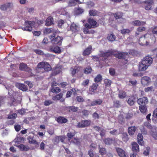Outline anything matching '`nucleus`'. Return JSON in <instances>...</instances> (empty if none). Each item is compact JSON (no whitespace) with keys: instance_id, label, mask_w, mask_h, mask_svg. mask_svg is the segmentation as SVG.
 Masks as SVG:
<instances>
[{"instance_id":"49530a36","label":"nucleus","mask_w":157,"mask_h":157,"mask_svg":"<svg viewBox=\"0 0 157 157\" xmlns=\"http://www.w3.org/2000/svg\"><path fill=\"white\" fill-rule=\"evenodd\" d=\"M99 152L100 154L101 155H105L107 153L106 149L104 147H101L100 146L99 147Z\"/></svg>"},{"instance_id":"ddd939ff","label":"nucleus","mask_w":157,"mask_h":157,"mask_svg":"<svg viewBox=\"0 0 157 157\" xmlns=\"http://www.w3.org/2000/svg\"><path fill=\"white\" fill-rule=\"evenodd\" d=\"M116 151L120 157H128L125 151L121 148L116 147Z\"/></svg>"},{"instance_id":"7ed1b4c3","label":"nucleus","mask_w":157,"mask_h":157,"mask_svg":"<svg viewBox=\"0 0 157 157\" xmlns=\"http://www.w3.org/2000/svg\"><path fill=\"white\" fill-rule=\"evenodd\" d=\"M32 21H26L24 23L25 27H22L21 29L24 31L31 32L33 30V28L34 27L36 22L39 25H41L43 23V21L41 20H38L37 17L32 18Z\"/></svg>"},{"instance_id":"a18cd8bd","label":"nucleus","mask_w":157,"mask_h":157,"mask_svg":"<svg viewBox=\"0 0 157 157\" xmlns=\"http://www.w3.org/2000/svg\"><path fill=\"white\" fill-rule=\"evenodd\" d=\"M92 71V69L90 67H88L85 68L84 69V73L86 74H88L90 73Z\"/></svg>"},{"instance_id":"f704fd0d","label":"nucleus","mask_w":157,"mask_h":157,"mask_svg":"<svg viewBox=\"0 0 157 157\" xmlns=\"http://www.w3.org/2000/svg\"><path fill=\"white\" fill-rule=\"evenodd\" d=\"M116 38L115 36L113 33L108 34L107 37V39L111 42H113L115 41Z\"/></svg>"},{"instance_id":"dca6fc26","label":"nucleus","mask_w":157,"mask_h":157,"mask_svg":"<svg viewBox=\"0 0 157 157\" xmlns=\"http://www.w3.org/2000/svg\"><path fill=\"white\" fill-rule=\"evenodd\" d=\"M146 5L145 6V9L146 10H151L152 8V5L153 4L154 2L153 0H150L149 1H146L144 2Z\"/></svg>"},{"instance_id":"cd10ccee","label":"nucleus","mask_w":157,"mask_h":157,"mask_svg":"<svg viewBox=\"0 0 157 157\" xmlns=\"http://www.w3.org/2000/svg\"><path fill=\"white\" fill-rule=\"evenodd\" d=\"M72 93L74 95L77 94L76 90L75 88H72L70 89V91H67L66 94V97L69 98L70 97Z\"/></svg>"},{"instance_id":"58836bf2","label":"nucleus","mask_w":157,"mask_h":157,"mask_svg":"<svg viewBox=\"0 0 157 157\" xmlns=\"http://www.w3.org/2000/svg\"><path fill=\"white\" fill-rule=\"evenodd\" d=\"M63 96V94L60 93L58 94L53 96L52 97V99L54 101H57L60 99Z\"/></svg>"},{"instance_id":"f03ea898","label":"nucleus","mask_w":157,"mask_h":157,"mask_svg":"<svg viewBox=\"0 0 157 157\" xmlns=\"http://www.w3.org/2000/svg\"><path fill=\"white\" fill-rule=\"evenodd\" d=\"M156 38L155 36L146 33L140 37L139 43L140 45L144 46L148 45L149 43L154 44Z\"/></svg>"},{"instance_id":"13d9d810","label":"nucleus","mask_w":157,"mask_h":157,"mask_svg":"<svg viewBox=\"0 0 157 157\" xmlns=\"http://www.w3.org/2000/svg\"><path fill=\"white\" fill-rule=\"evenodd\" d=\"M146 30V28L145 27L140 26L138 27L136 29V31L140 32H142L145 31Z\"/></svg>"},{"instance_id":"5701e85b","label":"nucleus","mask_w":157,"mask_h":157,"mask_svg":"<svg viewBox=\"0 0 157 157\" xmlns=\"http://www.w3.org/2000/svg\"><path fill=\"white\" fill-rule=\"evenodd\" d=\"M79 27L75 24L73 23L70 26V30L74 33L78 32L79 30Z\"/></svg>"},{"instance_id":"393cba45","label":"nucleus","mask_w":157,"mask_h":157,"mask_svg":"<svg viewBox=\"0 0 157 157\" xmlns=\"http://www.w3.org/2000/svg\"><path fill=\"white\" fill-rule=\"evenodd\" d=\"M24 140L25 139L24 138L19 136L15 138L14 140V141L15 144H20L21 143H24Z\"/></svg>"},{"instance_id":"c9c22d12","label":"nucleus","mask_w":157,"mask_h":157,"mask_svg":"<svg viewBox=\"0 0 157 157\" xmlns=\"http://www.w3.org/2000/svg\"><path fill=\"white\" fill-rule=\"evenodd\" d=\"M75 134L76 133L75 131L73 132H69L67 133V136L69 141H70L71 139L75 136Z\"/></svg>"},{"instance_id":"4c0bfd02","label":"nucleus","mask_w":157,"mask_h":157,"mask_svg":"<svg viewBox=\"0 0 157 157\" xmlns=\"http://www.w3.org/2000/svg\"><path fill=\"white\" fill-rule=\"evenodd\" d=\"M127 96L125 92L123 91H119L118 94V97L120 99H123L125 98Z\"/></svg>"},{"instance_id":"3c124183","label":"nucleus","mask_w":157,"mask_h":157,"mask_svg":"<svg viewBox=\"0 0 157 157\" xmlns=\"http://www.w3.org/2000/svg\"><path fill=\"white\" fill-rule=\"evenodd\" d=\"M111 81L108 79H105L104 80V83L106 86H109L111 85Z\"/></svg>"},{"instance_id":"a19ab883","label":"nucleus","mask_w":157,"mask_h":157,"mask_svg":"<svg viewBox=\"0 0 157 157\" xmlns=\"http://www.w3.org/2000/svg\"><path fill=\"white\" fill-rule=\"evenodd\" d=\"M122 140L125 142L127 141L129 139L128 137V135L126 132L123 133L122 134Z\"/></svg>"},{"instance_id":"4d7b16f0","label":"nucleus","mask_w":157,"mask_h":157,"mask_svg":"<svg viewBox=\"0 0 157 157\" xmlns=\"http://www.w3.org/2000/svg\"><path fill=\"white\" fill-rule=\"evenodd\" d=\"M146 148V150L144 151L143 154L144 155L147 156L149 155L150 148L149 147H147Z\"/></svg>"},{"instance_id":"338daca9","label":"nucleus","mask_w":157,"mask_h":157,"mask_svg":"<svg viewBox=\"0 0 157 157\" xmlns=\"http://www.w3.org/2000/svg\"><path fill=\"white\" fill-rule=\"evenodd\" d=\"M88 154L89 155L90 157H94V156L93 150L91 149H90V150L88 151Z\"/></svg>"},{"instance_id":"8fccbe9b","label":"nucleus","mask_w":157,"mask_h":157,"mask_svg":"<svg viewBox=\"0 0 157 157\" xmlns=\"http://www.w3.org/2000/svg\"><path fill=\"white\" fill-rule=\"evenodd\" d=\"M53 102L51 100H46L44 102V104L45 106H48L52 104Z\"/></svg>"},{"instance_id":"6e6552de","label":"nucleus","mask_w":157,"mask_h":157,"mask_svg":"<svg viewBox=\"0 0 157 157\" xmlns=\"http://www.w3.org/2000/svg\"><path fill=\"white\" fill-rule=\"evenodd\" d=\"M88 21L89 24L86 23L85 25V26L86 28L89 29L94 28L97 24L96 21L93 19H89Z\"/></svg>"},{"instance_id":"4be33fe9","label":"nucleus","mask_w":157,"mask_h":157,"mask_svg":"<svg viewBox=\"0 0 157 157\" xmlns=\"http://www.w3.org/2000/svg\"><path fill=\"white\" fill-rule=\"evenodd\" d=\"M145 24V22L141 21L139 20H135L132 22V24L134 26H140L144 25Z\"/></svg>"},{"instance_id":"473e14b6","label":"nucleus","mask_w":157,"mask_h":157,"mask_svg":"<svg viewBox=\"0 0 157 157\" xmlns=\"http://www.w3.org/2000/svg\"><path fill=\"white\" fill-rule=\"evenodd\" d=\"M102 76L100 74H98L95 78L94 79L95 83L98 84V83H101L102 80Z\"/></svg>"},{"instance_id":"2eb2a0df","label":"nucleus","mask_w":157,"mask_h":157,"mask_svg":"<svg viewBox=\"0 0 157 157\" xmlns=\"http://www.w3.org/2000/svg\"><path fill=\"white\" fill-rule=\"evenodd\" d=\"M56 121L59 124H65L68 121L67 119L63 116H59L56 118Z\"/></svg>"},{"instance_id":"39448f33","label":"nucleus","mask_w":157,"mask_h":157,"mask_svg":"<svg viewBox=\"0 0 157 157\" xmlns=\"http://www.w3.org/2000/svg\"><path fill=\"white\" fill-rule=\"evenodd\" d=\"M49 38L52 44L59 45H61L63 39L62 37L56 35V33H53L50 35L49 36Z\"/></svg>"},{"instance_id":"ea45409f","label":"nucleus","mask_w":157,"mask_h":157,"mask_svg":"<svg viewBox=\"0 0 157 157\" xmlns=\"http://www.w3.org/2000/svg\"><path fill=\"white\" fill-rule=\"evenodd\" d=\"M51 50L54 52L55 53H60L61 52L60 48L58 46H56L51 49Z\"/></svg>"},{"instance_id":"680f3d73","label":"nucleus","mask_w":157,"mask_h":157,"mask_svg":"<svg viewBox=\"0 0 157 157\" xmlns=\"http://www.w3.org/2000/svg\"><path fill=\"white\" fill-rule=\"evenodd\" d=\"M113 105L115 107L117 108H119L120 106V101L118 100H117L114 101L113 102Z\"/></svg>"},{"instance_id":"9b49d317","label":"nucleus","mask_w":157,"mask_h":157,"mask_svg":"<svg viewBox=\"0 0 157 157\" xmlns=\"http://www.w3.org/2000/svg\"><path fill=\"white\" fill-rule=\"evenodd\" d=\"M137 102L140 105H146L148 102V99L147 97H144L138 99Z\"/></svg>"},{"instance_id":"f257e3e1","label":"nucleus","mask_w":157,"mask_h":157,"mask_svg":"<svg viewBox=\"0 0 157 157\" xmlns=\"http://www.w3.org/2000/svg\"><path fill=\"white\" fill-rule=\"evenodd\" d=\"M101 56L103 57L105 60L107 58L111 56H114L119 59H122L123 64H127L128 61L126 58L128 57L129 55L127 52H123L118 51L116 50L111 49L108 50L106 52H103L101 54Z\"/></svg>"},{"instance_id":"6e6d98bb","label":"nucleus","mask_w":157,"mask_h":157,"mask_svg":"<svg viewBox=\"0 0 157 157\" xmlns=\"http://www.w3.org/2000/svg\"><path fill=\"white\" fill-rule=\"evenodd\" d=\"M88 28H84L83 29V32L85 34H89L90 33H93V32H94V31L93 30H91V31H89L88 29Z\"/></svg>"},{"instance_id":"bf43d9fd","label":"nucleus","mask_w":157,"mask_h":157,"mask_svg":"<svg viewBox=\"0 0 157 157\" xmlns=\"http://www.w3.org/2000/svg\"><path fill=\"white\" fill-rule=\"evenodd\" d=\"M127 102L128 103L130 106L133 105L134 103L133 99L132 98L128 99Z\"/></svg>"},{"instance_id":"69168bd1","label":"nucleus","mask_w":157,"mask_h":157,"mask_svg":"<svg viewBox=\"0 0 157 157\" xmlns=\"http://www.w3.org/2000/svg\"><path fill=\"white\" fill-rule=\"evenodd\" d=\"M76 99L79 102H83L84 101V99L83 98L80 96H78L76 97Z\"/></svg>"},{"instance_id":"e2e57ef3","label":"nucleus","mask_w":157,"mask_h":157,"mask_svg":"<svg viewBox=\"0 0 157 157\" xmlns=\"http://www.w3.org/2000/svg\"><path fill=\"white\" fill-rule=\"evenodd\" d=\"M109 72L111 75H114L115 73V69L113 68H110L109 69Z\"/></svg>"},{"instance_id":"864d4df0","label":"nucleus","mask_w":157,"mask_h":157,"mask_svg":"<svg viewBox=\"0 0 157 157\" xmlns=\"http://www.w3.org/2000/svg\"><path fill=\"white\" fill-rule=\"evenodd\" d=\"M33 51L38 55H43L44 54V53L43 51L39 49H34Z\"/></svg>"},{"instance_id":"412c9836","label":"nucleus","mask_w":157,"mask_h":157,"mask_svg":"<svg viewBox=\"0 0 157 157\" xmlns=\"http://www.w3.org/2000/svg\"><path fill=\"white\" fill-rule=\"evenodd\" d=\"M81 68V67L78 66L75 67L74 68L71 69V74L73 77H75V74L78 72Z\"/></svg>"},{"instance_id":"72a5a7b5","label":"nucleus","mask_w":157,"mask_h":157,"mask_svg":"<svg viewBox=\"0 0 157 157\" xmlns=\"http://www.w3.org/2000/svg\"><path fill=\"white\" fill-rule=\"evenodd\" d=\"M70 143H73L77 146H79L80 144V143L79 141V139L77 138H74L72 140L70 141Z\"/></svg>"},{"instance_id":"09e8293b","label":"nucleus","mask_w":157,"mask_h":157,"mask_svg":"<svg viewBox=\"0 0 157 157\" xmlns=\"http://www.w3.org/2000/svg\"><path fill=\"white\" fill-rule=\"evenodd\" d=\"M114 16L116 19L121 18L123 16V13L121 12H117L114 14Z\"/></svg>"},{"instance_id":"7c9ffc66","label":"nucleus","mask_w":157,"mask_h":157,"mask_svg":"<svg viewBox=\"0 0 157 157\" xmlns=\"http://www.w3.org/2000/svg\"><path fill=\"white\" fill-rule=\"evenodd\" d=\"M102 100L101 99L95 100L91 102L90 105L92 106L97 105H100L102 103Z\"/></svg>"},{"instance_id":"2f4dec72","label":"nucleus","mask_w":157,"mask_h":157,"mask_svg":"<svg viewBox=\"0 0 157 157\" xmlns=\"http://www.w3.org/2000/svg\"><path fill=\"white\" fill-rule=\"evenodd\" d=\"M153 118L152 121L154 123H157V108H156L153 111L152 114Z\"/></svg>"},{"instance_id":"0e129e2a","label":"nucleus","mask_w":157,"mask_h":157,"mask_svg":"<svg viewBox=\"0 0 157 157\" xmlns=\"http://www.w3.org/2000/svg\"><path fill=\"white\" fill-rule=\"evenodd\" d=\"M17 111V113L21 115H23L25 113V110L24 109H19Z\"/></svg>"},{"instance_id":"4468645a","label":"nucleus","mask_w":157,"mask_h":157,"mask_svg":"<svg viewBox=\"0 0 157 157\" xmlns=\"http://www.w3.org/2000/svg\"><path fill=\"white\" fill-rule=\"evenodd\" d=\"M149 129L151 130V135L155 139L157 140V127L155 126H152Z\"/></svg>"},{"instance_id":"b1692460","label":"nucleus","mask_w":157,"mask_h":157,"mask_svg":"<svg viewBox=\"0 0 157 157\" xmlns=\"http://www.w3.org/2000/svg\"><path fill=\"white\" fill-rule=\"evenodd\" d=\"M137 129V127L135 126H130L128 127V132L130 136L134 135Z\"/></svg>"},{"instance_id":"f8f14e48","label":"nucleus","mask_w":157,"mask_h":157,"mask_svg":"<svg viewBox=\"0 0 157 157\" xmlns=\"http://www.w3.org/2000/svg\"><path fill=\"white\" fill-rule=\"evenodd\" d=\"M61 72V68L60 66L56 67L52 71V72L50 74V76H55L59 74Z\"/></svg>"},{"instance_id":"bb28decb","label":"nucleus","mask_w":157,"mask_h":157,"mask_svg":"<svg viewBox=\"0 0 157 157\" xmlns=\"http://www.w3.org/2000/svg\"><path fill=\"white\" fill-rule=\"evenodd\" d=\"M53 19L51 16L48 17L46 20L45 25L49 26L53 24Z\"/></svg>"},{"instance_id":"20e7f679","label":"nucleus","mask_w":157,"mask_h":157,"mask_svg":"<svg viewBox=\"0 0 157 157\" xmlns=\"http://www.w3.org/2000/svg\"><path fill=\"white\" fill-rule=\"evenodd\" d=\"M153 59L150 56H147L139 63L138 69L140 71H145L152 63Z\"/></svg>"},{"instance_id":"052dcab7","label":"nucleus","mask_w":157,"mask_h":157,"mask_svg":"<svg viewBox=\"0 0 157 157\" xmlns=\"http://www.w3.org/2000/svg\"><path fill=\"white\" fill-rule=\"evenodd\" d=\"M144 90L146 92H147L149 91H152L153 90V87L152 86H151L145 88H144Z\"/></svg>"},{"instance_id":"1a4fd4ad","label":"nucleus","mask_w":157,"mask_h":157,"mask_svg":"<svg viewBox=\"0 0 157 157\" xmlns=\"http://www.w3.org/2000/svg\"><path fill=\"white\" fill-rule=\"evenodd\" d=\"M151 78L147 76H144L141 79V83L144 86H148L151 82Z\"/></svg>"},{"instance_id":"6ab92c4d","label":"nucleus","mask_w":157,"mask_h":157,"mask_svg":"<svg viewBox=\"0 0 157 157\" xmlns=\"http://www.w3.org/2000/svg\"><path fill=\"white\" fill-rule=\"evenodd\" d=\"M92 47L91 46H88L82 52V55L85 56L90 55L92 52Z\"/></svg>"},{"instance_id":"0eeeda50","label":"nucleus","mask_w":157,"mask_h":157,"mask_svg":"<svg viewBox=\"0 0 157 157\" xmlns=\"http://www.w3.org/2000/svg\"><path fill=\"white\" fill-rule=\"evenodd\" d=\"M91 122L90 120H82L78 123L77 127L79 128L87 127L90 126Z\"/></svg>"},{"instance_id":"603ef678","label":"nucleus","mask_w":157,"mask_h":157,"mask_svg":"<svg viewBox=\"0 0 157 157\" xmlns=\"http://www.w3.org/2000/svg\"><path fill=\"white\" fill-rule=\"evenodd\" d=\"M130 30L128 29H123L121 30V33L123 35L130 33Z\"/></svg>"},{"instance_id":"5fc2aeb1","label":"nucleus","mask_w":157,"mask_h":157,"mask_svg":"<svg viewBox=\"0 0 157 157\" xmlns=\"http://www.w3.org/2000/svg\"><path fill=\"white\" fill-rule=\"evenodd\" d=\"M52 28H46L44 31V33L46 34H49L52 32Z\"/></svg>"},{"instance_id":"c756f323","label":"nucleus","mask_w":157,"mask_h":157,"mask_svg":"<svg viewBox=\"0 0 157 157\" xmlns=\"http://www.w3.org/2000/svg\"><path fill=\"white\" fill-rule=\"evenodd\" d=\"M65 109L69 112H71V111L76 112L78 111V108L75 106H69L66 107Z\"/></svg>"},{"instance_id":"f3484780","label":"nucleus","mask_w":157,"mask_h":157,"mask_svg":"<svg viewBox=\"0 0 157 157\" xmlns=\"http://www.w3.org/2000/svg\"><path fill=\"white\" fill-rule=\"evenodd\" d=\"M98 84L93 83L89 88V92L91 94H94L96 91L98 87Z\"/></svg>"},{"instance_id":"c03bdc74","label":"nucleus","mask_w":157,"mask_h":157,"mask_svg":"<svg viewBox=\"0 0 157 157\" xmlns=\"http://www.w3.org/2000/svg\"><path fill=\"white\" fill-rule=\"evenodd\" d=\"M51 90L52 93L57 94L59 93L61 90L59 87H52L51 89Z\"/></svg>"},{"instance_id":"a211bd4d","label":"nucleus","mask_w":157,"mask_h":157,"mask_svg":"<svg viewBox=\"0 0 157 157\" xmlns=\"http://www.w3.org/2000/svg\"><path fill=\"white\" fill-rule=\"evenodd\" d=\"M15 86L23 91H26L28 89L27 86L24 84L16 83L15 84Z\"/></svg>"},{"instance_id":"aec40b11","label":"nucleus","mask_w":157,"mask_h":157,"mask_svg":"<svg viewBox=\"0 0 157 157\" xmlns=\"http://www.w3.org/2000/svg\"><path fill=\"white\" fill-rule=\"evenodd\" d=\"M137 142L138 144L142 146L144 145V141H143V137L142 133H139L137 137Z\"/></svg>"},{"instance_id":"37998d69","label":"nucleus","mask_w":157,"mask_h":157,"mask_svg":"<svg viewBox=\"0 0 157 157\" xmlns=\"http://www.w3.org/2000/svg\"><path fill=\"white\" fill-rule=\"evenodd\" d=\"M98 13V11L94 9L90 10L89 13L90 16H96L97 15Z\"/></svg>"},{"instance_id":"c85d7f7f","label":"nucleus","mask_w":157,"mask_h":157,"mask_svg":"<svg viewBox=\"0 0 157 157\" xmlns=\"http://www.w3.org/2000/svg\"><path fill=\"white\" fill-rule=\"evenodd\" d=\"M15 146L18 147L22 151H27L30 149L29 146L25 145L23 144H21L18 146L15 145Z\"/></svg>"},{"instance_id":"de8ad7c7","label":"nucleus","mask_w":157,"mask_h":157,"mask_svg":"<svg viewBox=\"0 0 157 157\" xmlns=\"http://www.w3.org/2000/svg\"><path fill=\"white\" fill-rule=\"evenodd\" d=\"M84 11L83 9L80 7L76 8L75 10V13L77 15L82 14Z\"/></svg>"},{"instance_id":"e433bc0d","label":"nucleus","mask_w":157,"mask_h":157,"mask_svg":"<svg viewBox=\"0 0 157 157\" xmlns=\"http://www.w3.org/2000/svg\"><path fill=\"white\" fill-rule=\"evenodd\" d=\"M114 139L110 138H105L104 140V142L105 144L107 145H110L114 141Z\"/></svg>"},{"instance_id":"774afa93","label":"nucleus","mask_w":157,"mask_h":157,"mask_svg":"<svg viewBox=\"0 0 157 157\" xmlns=\"http://www.w3.org/2000/svg\"><path fill=\"white\" fill-rule=\"evenodd\" d=\"M152 33L157 35V26L154 27L151 30Z\"/></svg>"},{"instance_id":"79ce46f5","label":"nucleus","mask_w":157,"mask_h":157,"mask_svg":"<svg viewBox=\"0 0 157 157\" xmlns=\"http://www.w3.org/2000/svg\"><path fill=\"white\" fill-rule=\"evenodd\" d=\"M139 109L140 111L144 113L146 112L147 110V107L146 105H140L139 106Z\"/></svg>"},{"instance_id":"9d476101","label":"nucleus","mask_w":157,"mask_h":157,"mask_svg":"<svg viewBox=\"0 0 157 157\" xmlns=\"http://www.w3.org/2000/svg\"><path fill=\"white\" fill-rule=\"evenodd\" d=\"M19 69L21 71L28 72L29 73L31 72L32 70L27 65L24 63H21L19 65Z\"/></svg>"},{"instance_id":"a878e982","label":"nucleus","mask_w":157,"mask_h":157,"mask_svg":"<svg viewBox=\"0 0 157 157\" xmlns=\"http://www.w3.org/2000/svg\"><path fill=\"white\" fill-rule=\"evenodd\" d=\"M132 145L133 151L137 153L139 151V146L136 142H132Z\"/></svg>"},{"instance_id":"423d86ee","label":"nucleus","mask_w":157,"mask_h":157,"mask_svg":"<svg viewBox=\"0 0 157 157\" xmlns=\"http://www.w3.org/2000/svg\"><path fill=\"white\" fill-rule=\"evenodd\" d=\"M38 69H44L42 72L44 71H49L52 69L51 65L48 63L45 62H42L39 63L37 66Z\"/></svg>"}]
</instances>
